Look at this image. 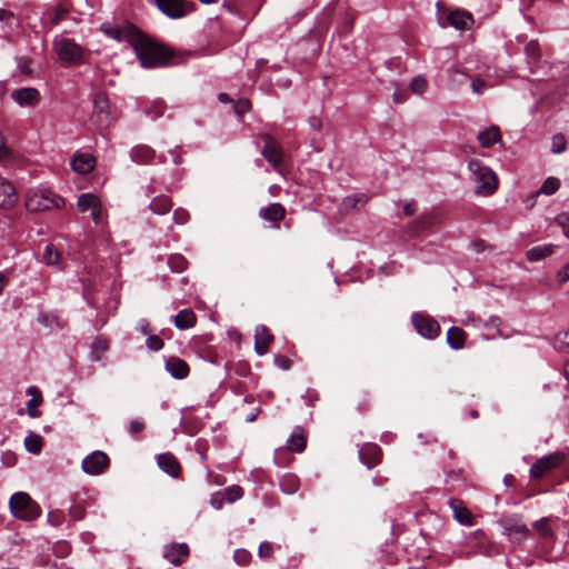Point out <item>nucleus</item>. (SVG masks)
I'll list each match as a JSON object with an SVG mask.
<instances>
[{"mask_svg": "<svg viewBox=\"0 0 569 569\" xmlns=\"http://www.w3.org/2000/svg\"><path fill=\"white\" fill-rule=\"evenodd\" d=\"M102 30L118 41H127L143 68L163 66L172 57L168 48L141 33L133 24L103 26Z\"/></svg>", "mask_w": 569, "mask_h": 569, "instance_id": "nucleus-1", "label": "nucleus"}, {"mask_svg": "<svg viewBox=\"0 0 569 569\" xmlns=\"http://www.w3.org/2000/svg\"><path fill=\"white\" fill-rule=\"evenodd\" d=\"M471 180L476 184L475 192L479 196H490L498 187L496 173L479 160L472 159L468 163Z\"/></svg>", "mask_w": 569, "mask_h": 569, "instance_id": "nucleus-2", "label": "nucleus"}, {"mask_svg": "<svg viewBox=\"0 0 569 569\" xmlns=\"http://www.w3.org/2000/svg\"><path fill=\"white\" fill-rule=\"evenodd\" d=\"M62 203V198L44 188L30 189L26 198V208L30 212L51 210L53 208H59Z\"/></svg>", "mask_w": 569, "mask_h": 569, "instance_id": "nucleus-3", "label": "nucleus"}, {"mask_svg": "<svg viewBox=\"0 0 569 569\" xmlns=\"http://www.w3.org/2000/svg\"><path fill=\"white\" fill-rule=\"evenodd\" d=\"M10 509L14 517L29 521L40 516V507L26 492H17L10 498Z\"/></svg>", "mask_w": 569, "mask_h": 569, "instance_id": "nucleus-4", "label": "nucleus"}, {"mask_svg": "<svg viewBox=\"0 0 569 569\" xmlns=\"http://www.w3.org/2000/svg\"><path fill=\"white\" fill-rule=\"evenodd\" d=\"M53 50L58 59L67 64H78L83 58V48L74 40L66 37H56L53 40Z\"/></svg>", "mask_w": 569, "mask_h": 569, "instance_id": "nucleus-5", "label": "nucleus"}, {"mask_svg": "<svg viewBox=\"0 0 569 569\" xmlns=\"http://www.w3.org/2000/svg\"><path fill=\"white\" fill-rule=\"evenodd\" d=\"M438 13L442 10V3H437ZM443 16L439 14V23L441 27L451 26L458 30H467L472 23V16L468 11L465 10H453L448 13L443 11Z\"/></svg>", "mask_w": 569, "mask_h": 569, "instance_id": "nucleus-6", "label": "nucleus"}, {"mask_svg": "<svg viewBox=\"0 0 569 569\" xmlns=\"http://www.w3.org/2000/svg\"><path fill=\"white\" fill-rule=\"evenodd\" d=\"M565 459V456L560 451L552 452L548 456H543L535 461L530 468V476L535 479L542 478L549 470L559 467Z\"/></svg>", "mask_w": 569, "mask_h": 569, "instance_id": "nucleus-7", "label": "nucleus"}, {"mask_svg": "<svg viewBox=\"0 0 569 569\" xmlns=\"http://www.w3.org/2000/svg\"><path fill=\"white\" fill-rule=\"evenodd\" d=\"M77 206L81 212L90 211L91 218L97 226L103 224L101 201L94 193H82L79 196Z\"/></svg>", "mask_w": 569, "mask_h": 569, "instance_id": "nucleus-8", "label": "nucleus"}, {"mask_svg": "<svg viewBox=\"0 0 569 569\" xmlns=\"http://www.w3.org/2000/svg\"><path fill=\"white\" fill-rule=\"evenodd\" d=\"M110 460L107 453L97 450L82 460V470L90 476L103 473L109 467Z\"/></svg>", "mask_w": 569, "mask_h": 569, "instance_id": "nucleus-9", "label": "nucleus"}, {"mask_svg": "<svg viewBox=\"0 0 569 569\" xmlns=\"http://www.w3.org/2000/svg\"><path fill=\"white\" fill-rule=\"evenodd\" d=\"M412 323L418 333L425 338L435 339L440 333V326L438 321L429 316L415 313L412 316Z\"/></svg>", "mask_w": 569, "mask_h": 569, "instance_id": "nucleus-10", "label": "nucleus"}, {"mask_svg": "<svg viewBox=\"0 0 569 569\" xmlns=\"http://www.w3.org/2000/svg\"><path fill=\"white\" fill-rule=\"evenodd\" d=\"M261 138L264 141V146L261 151L262 156L270 164L277 168L281 163L283 157L280 144L268 133L262 134Z\"/></svg>", "mask_w": 569, "mask_h": 569, "instance_id": "nucleus-11", "label": "nucleus"}, {"mask_svg": "<svg viewBox=\"0 0 569 569\" xmlns=\"http://www.w3.org/2000/svg\"><path fill=\"white\" fill-rule=\"evenodd\" d=\"M307 446V438L302 428L297 427L295 431L291 433L289 439L287 440V445L284 448H280L276 450V458L278 459L279 455L284 452V450L293 451V452H302Z\"/></svg>", "mask_w": 569, "mask_h": 569, "instance_id": "nucleus-12", "label": "nucleus"}, {"mask_svg": "<svg viewBox=\"0 0 569 569\" xmlns=\"http://www.w3.org/2000/svg\"><path fill=\"white\" fill-rule=\"evenodd\" d=\"M11 98L21 107H33L40 101V92L36 88H21L13 90Z\"/></svg>", "mask_w": 569, "mask_h": 569, "instance_id": "nucleus-13", "label": "nucleus"}, {"mask_svg": "<svg viewBox=\"0 0 569 569\" xmlns=\"http://www.w3.org/2000/svg\"><path fill=\"white\" fill-rule=\"evenodd\" d=\"M189 556L187 543H171L164 548L163 557L172 565L179 566Z\"/></svg>", "mask_w": 569, "mask_h": 569, "instance_id": "nucleus-14", "label": "nucleus"}, {"mask_svg": "<svg viewBox=\"0 0 569 569\" xmlns=\"http://www.w3.org/2000/svg\"><path fill=\"white\" fill-rule=\"evenodd\" d=\"M157 463L159 468L170 477L177 478L181 472V466L178 459L170 452L158 455Z\"/></svg>", "mask_w": 569, "mask_h": 569, "instance_id": "nucleus-15", "label": "nucleus"}, {"mask_svg": "<svg viewBox=\"0 0 569 569\" xmlns=\"http://www.w3.org/2000/svg\"><path fill=\"white\" fill-rule=\"evenodd\" d=\"M259 217L266 221L274 223V227L279 228V222L286 217V208L278 202L270 203L259 210Z\"/></svg>", "mask_w": 569, "mask_h": 569, "instance_id": "nucleus-16", "label": "nucleus"}, {"mask_svg": "<svg viewBox=\"0 0 569 569\" xmlns=\"http://www.w3.org/2000/svg\"><path fill=\"white\" fill-rule=\"evenodd\" d=\"M156 3L169 18L178 19L186 14L182 0H156Z\"/></svg>", "mask_w": 569, "mask_h": 569, "instance_id": "nucleus-17", "label": "nucleus"}, {"mask_svg": "<svg viewBox=\"0 0 569 569\" xmlns=\"http://www.w3.org/2000/svg\"><path fill=\"white\" fill-rule=\"evenodd\" d=\"M359 456H360L361 461L365 465H367V467L369 469H371L372 467H375L377 463L380 462L382 452H381V449L377 445L368 443V445H365L359 450Z\"/></svg>", "mask_w": 569, "mask_h": 569, "instance_id": "nucleus-18", "label": "nucleus"}, {"mask_svg": "<svg viewBox=\"0 0 569 569\" xmlns=\"http://www.w3.org/2000/svg\"><path fill=\"white\" fill-rule=\"evenodd\" d=\"M273 336L267 327L258 326L254 330V350L258 355H264L268 351Z\"/></svg>", "mask_w": 569, "mask_h": 569, "instance_id": "nucleus-19", "label": "nucleus"}, {"mask_svg": "<svg viewBox=\"0 0 569 569\" xmlns=\"http://www.w3.org/2000/svg\"><path fill=\"white\" fill-rule=\"evenodd\" d=\"M449 506L453 512V518L463 526L472 525V515L469 509L466 507L463 501L459 499H451L449 501Z\"/></svg>", "mask_w": 569, "mask_h": 569, "instance_id": "nucleus-20", "label": "nucleus"}, {"mask_svg": "<svg viewBox=\"0 0 569 569\" xmlns=\"http://www.w3.org/2000/svg\"><path fill=\"white\" fill-rule=\"evenodd\" d=\"M71 167L74 171L86 174L96 167V158L90 153H79L71 160Z\"/></svg>", "mask_w": 569, "mask_h": 569, "instance_id": "nucleus-21", "label": "nucleus"}, {"mask_svg": "<svg viewBox=\"0 0 569 569\" xmlns=\"http://www.w3.org/2000/svg\"><path fill=\"white\" fill-rule=\"evenodd\" d=\"M17 200L16 188L8 180L0 178V207L10 208Z\"/></svg>", "mask_w": 569, "mask_h": 569, "instance_id": "nucleus-22", "label": "nucleus"}, {"mask_svg": "<svg viewBox=\"0 0 569 569\" xmlns=\"http://www.w3.org/2000/svg\"><path fill=\"white\" fill-rule=\"evenodd\" d=\"M166 369L176 379L186 378L190 371L188 363L178 357H170L166 361Z\"/></svg>", "mask_w": 569, "mask_h": 569, "instance_id": "nucleus-23", "label": "nucleus"}, {"mask_svg": "<svg viewBox=\"0 0 569 569\" xmlns=\"http://www.w3.org/2000/svg\"><path fill=\"white\" fill-rule=\"evenodd\" d=\"M27 393L31 396V399L27 402V412L31 418L40 417L41 412L37 409L42 403V395L40 390L31 386L27 389Z\"/></svg>", "mask_w": 569, "mask_h": 569, "instance_id": "nucleus-24", "label": "nucleus"}, {"mask_svg": "<svg viewBox=\"0 0 569 569\" xmlns=\"http://www.w3.org/2000/svg\"><path fill=\"white\" fill-rule=\"evenodd\" d=\"M130 156L137 163H149L154 157V151L149 146L138 144L131 149Z\"/></svg>", "mask_w": 569, "mask_h": 569, "instance_id": "nucleus-25", "label": "nucleus"}, {"mask_svg": "<svg viewBox=\"0 0 569 569\" xmlns=\"http://www.w3.org/2000/svg\"><path fill=\"white\" fill-rule=\"evenodd\" d=\"M466 339V331L459 327H451L447 332V342L452 349H462L465 347Z\"/></svg>", "mask_w": 569, "mask_h": 569, "instance_id": "nucleus-26", "label": "nucleus"}, {"mask_svg": "<svg viewBox=\"0 0 569 569\" xmlns=\"http://www.w3.org/2000/svg\"><path fill=\"white\" fill-rule=\"evenodd\" d=\"M93 108L100 121L109 118V101L103 92H98L93 98Z\"/></svg>", "mask_w": 569, "mask_h": 569, "instance_id": "nucleus-27", "label": "nucleus"}, {"mask_svg": "<svg viewBox=\"0 0 569 569\" xmlns=\"http://www.w3.org/2000/svg\"><path fill=\"white\" fill-rule=\"evenodd\" d=\"M196 315L191 309L181 310L173 319L178 329H189L196 325Z\"/></svg>", "mask_w": 569, "mask_h": 569, "instance_id": "nucleus-28", "label": "nucleus"}, {"mask_svg": "<svg viewBox=\"0 0 569 569\" xmlns=\"http://www.w3.org/2000/svg\"><path fill=\"white\" fill-rule=\"evenodd\" d=\"M500 130L498 127L492 126L478 134V140L483 148H489L496 142L500 141Z\"/></svg>", "mask_w": 569, "mask_h": 569, "instance_id": "nucleus-29", "label": "nucleus"}, {"mask_svg": "<svg viewBox=\"0 0 569 569\" xmlns=\"http://www.w3.org/2000/svg\"><path fill=\"white\" fill-rule=\"evenodd\" d=\"M172 206L171 199L168 196L161 194L152 199L150 209L156 214H166L171 210Z\"/></svg>", "mask_w": 569, "mask_h": 569, "instance_id": "nucleus-30", "label": "nucleus"}, {"mask_svg": "<svg viewBox=\"0 0 569 569\" xmlns=\"http://www.w3.org/2000/svg\"><path fill=\"white\" fill-rule=\"evenodd\" d=\"M505 531L510 536L519 537L520 539L528 536L529 529L520 521L507 520L503 525Z\"/></svg>", "mask_w": 569, "mask_h": 569, "instance_id": "nucleus-31", "label": "nucleus"}, {"mask_svg": "<svg viewBox=\"0 0 569 569\" xmlns=\"http://www.w3.org/2000/svg\"><path fill=\"white\" fill-rule=\"evenodd\" d=\"M280 487L284 493H296L300 487L299 478L293 473H286L280 479Z\"/></svg>", "mask_w": 569, "mask_h": 569, "instance_id": "nucleus-32", "label": "nucleus"}, {"mask_svg": "<svg viewBox=\"0 0 569 569\" xmlns=\"http://www.w3.org/2000/svg\"><path fill=\"white\" fill-rule=\"evenodd\" d=\"M42 261L48 266H56L58 268H62L61 263V256L60 252L57 250V248L53 244H47Z\"/></svg>", "mask_w": 569, "mask_h": 569, "instance_id": "nucleus-33", "label": "nucleus"}, {"mask_svg": "<svg viewBox=\"0 0 569 569\" xmlns=\"http://www.w3.org/2000/svg\"><path fill=\"white\" fill-rule=\"evenodd\" d=\"M553 248L555 247L552 244H542L533 247L527 251V258L530 261L541 260L550 256L553 252Z\"/></svg>", "mask_w": 569, "mask_h": 569, "instance_id": "nucleus-34", "label": "nucleus"}, {"mask_svg": "<svg viewBox=\"0 0 569 569\" xmlns=\"http://www.w3.org/2000/svg\"><path fill=\"white\" fill-rule=\"evenodd\" d=\"M42 443H43V441H42L41 436H39L34 432H30L24 438V447L31 453H39L41 451Z\"/></svg>", "mask_w": 569, "mask_h": 569, "instance_id": "nucleus-35", "label": "nucleus"}, {"mask_svg": "<svg viewBox=\"0 0 569 569\" xmlns=\"http://www.w3.org/2000/svg\"><path fill=\"white\" fill-rule=\"evenodd\" d=\"M553 346L558 351L569 353V329L555 336Z\"/></svg>", "mask_w": 569, "mask_h": 569, "instance_id": "nucleus-36", "label": "nucleus"}, {"mask_svg": "<svg viewBox=\"0 0 569 569\" xmlns=\"http://www.w3.org/2000/svg\"><path fill=\"white\" fill-rule=\"evenodd\" d=\"M559 187H560V181L555 177H549L545 180V182L542 183V186L537 194L543 193L547 196H551V194L556 193V191L559 189Z\"/></svg>", "mask_w": 569, "mask_h": 569, "instance_id": "nucleus-37", "label": "nucleus"}, {"mask_svg": "<svg viewBox=\"0 0 569 569\" xmlns=\"http://www.w3.org/2000/svg\"><path fill=\"white\" fill-rule=\"evenodd\" d=\"M223 495L226 497V500L229 502V503H232L239 499L242 498L243 496V490L240 486L238 485H232L228 488L224 489L223 491Z\"/></svg>", "mask_w": 569, "mask_h": 569, "instance_id": "nucleus-38", "label": "nucleus"}, {"mask_svg": "<svg viewBox=\"0 0 569 569\" xmlns=\"http://www.w3.org/2000/svg\"><path fill=\"white\" fill-rule=\"evenodd\" d=\"M567 148V140L562 133H557L551 140V151L556 154L561 153Z\"/></svg>", "mask_w": 569, "mask_h": 569, "instance_id": "nucleus-39", "label": "nucleus"}, {"mask_svg": "<svg viewBox=\"0 0 569 569\" xmlns=\"http://www.w3.org/2000/svg\"><path fill=\"white\" fill-rule=\"evenodd\" d=\"M533 527L542 537H550L552 535L549 518H541L535 522Z\"/></svg>", "mask_w": 569, "mask_h": 569, "instance_id": "nucleus-40", "label": "nucleus"}, {"mask_svg": "<svg viewBox=\"0 0 569 569\" xmlns=\"http://www.w3.org/2000/svg\"><path fill=\"white\" fill-rule=\"evenodd\" d=\"M427 81L425 78L416 77L410 83V89L413 93L421 94L427 90Z\"/></svg>", "mask_w": 569, "mask_h": 569, "instance_id": "nucleus-41", "label": "nucleus"}, {"mask_svg": "<svg viewBox=\"0 0 569 569\" xmlns=\"http://www.w3.org/2000/svg\"><path fill=\"white\" fill-rule=\"evenodd\" d=\"M555 223L559 226L563 234L569 238V214L567 212H561L555 218Z\"/></svg>", "mask_w": 569, "mask_h": 569, "instance_id": "nucleus-42", "label": "nucleus"}, {"mask_svg": "<svg viewBox=\"0 0 569 569\" xmlns=\"http://www.w3.org/2000/svg\"><path fill=\"white\" fill-rule=\"evenodd\" d=\"M233 559L238 565L246 566L251 560V553L246 549H238L234 551Z\"/></svg>", "mask_w": 569, "mask_h": 569, "instance_id": "nucleus-43", "label": "nucleus"}, {"mask_svg": "<svg viewBox=\"0 0 569 569\" xmlns=\"http://www.w3.org/2000/svg\"><path fill=\"white\" fill-rule=\"evenodd\" d=\"M146 343H147L148 349L151 351H159L163 348V345H164L163 340L157 335L149 336L147 338Z\"/></svg>", "mask_w": 569, "mask_h": 569, "instance_id": "nucleus-44", "label": "nucleus"}, {"mask_svg": "<svg viewBox=\"0 0 569 569\" xmlns=\"http://www.w3.org/2000/svg\"><path fill=\"white\" fill-rule=\"evenodd\" d=\"M251 108V102L248 99H240L234 104V112L241 117L243 113L248 112Z\"/></svg>", "mask_w": 569, "mask_h": 569, "instance_id": "nucleus-45", "label": "nucleus"}, {"mask_svg": "<svg viewBox=\"0 0 569 569\" xmlns=\"http://www.w3.org/2000/svg\"><path fill=\"white\" fill-rule=\"evenodd\" d=\"M258 555L260 558H271L273 555V547L270 542H261L258 548Z\"/></svg>", "mask_w": 569, "mask_h": 569, "instance_id": "nucleus-46", "label": "nucleus"}, {"mask_svg": "<svg viewBox=\"0 0 569 569\" xmlns=\"http://www.w3.org/2000/svg\"><path fill=\"white\" fill-rule=\"evenodd\" d=\"M173 220L177 224H184L189 220V213L183 208H178L173 212Z\"/></svg>", "mask_w": 569, "mask_h": 569, "instance_id": "nucleus-47", "label": "nucleus"}, {"mask_svg": "<svg viewBox=\"0 0 569 569\" xmlns=\"http://www.w3.org/2000/svg\"><path fill=\"white\" fill-rule=\"evenodd\" d=\"M226 501V497L223 495V491L214 492L211 496L210 503L214 509H220Z\"/></svg>", "mask_w": 569, "mask_h": 569, "instance_id": "nucleus-48", "label": "nucleus"}, {"mask_svg": "<svg viewBox=\"0 0 569 569\" xmlns=\"http://www.w3.org/2000/svg\"><path fill=\"white\" fill-rule=\"evenodd\" d=\"M486 87L487 84L481 78H475L471 82V88L473 92L477 94H481L485 91Z\"/></svg>", "mask_w": 569, "mask_h": 569, "instance_id": "nucleus-49", "label": "nucleus"}, {"mask_svg": "<svg viewBox=\"0 0 569 569\" xmlns=\"http://www.w3.org/2000/svg\"><path fill=\"white\" fill-rule=\"evenodd\" d=\"M557 280L560 283L569 281V262L557 272Z\"/></svg>", "mask_w": 569, "mask_h": 569, "instance_id": "nucleus-50", "label": "nucleus"}, {"mask_svg": "<svg viewBox=\"0 0 569 569\" xmlns=\"http://www.w3.org/2000/svg\"><path fill=\"white\" fill-rule=\"evenodd\" d=\"M144 429V422L141 419H136L130 422V432L138 435Z\"/></svg>", "mask_w": 569, "mask_h": 569, "instance_id": "nucleus-51", "label": "nucleus"}, {"mask_svg": "<svg viewBox=\"0 0 569 569\" xmlns=\"http://www.w3.org/2000/svg\"><path fill=\"white\" fill-rule=\"evenodd\" d=\"M274 363L283 370L289 369L291 366V361L287 357L281 355L274 357Z\"/></svg>", "mask_w": 569, "mask_h": 569, "instance_id": "nucleus-52", "label": "nucleus"}, {"mask_svg": "<svg viewBox=\"0 0 569 569\" xmlns=\"http://www.w3.org/2000/svg\"><path fill=\"white\" fill-rule=\"evenodd\" d=\"M17 461V457L13 452L11 451H6L2 453V462L7 466V467H12Z\"/></svg>", "mask_w": 569, "mask_h": 569, "instance_id": "nucleus-53", "label": "nucleus"}, {"mask_svg": "<svg viewBox=\"0 0 569 569\" xmlns=\"http://www.w3.org/2000/svg\"><path fill=\"white\" fill-rule=\"evenodd\" d=\"M67 13H68V11L63 7H58L56 9L54 16L52 18V23L53 24L59 23L61 20H63L66 18Z\"/></svg>", "mask_w": 569, "mask_h": 569, "instance_id": "nucleus-54", "label": "nucleus"}, {"mask_svg": "<svg viewBox=\"0 0 569 569\" xmlns=\"http://www.w3.org/2000/svg\"><path fill=\"white\" fill-rule=\"evenodd\" d=\"M10 150L6 147L4 137L0 133V161L8 159Z\"/></svg>", "mask_w": 569, "mask_h": 569, "instance_id": "nucleus-55", "label": "nucleus"}, {"mask_svg": "<svg viewBox=\"0 0 569 569\" xmlns=\"http://www.w3.org/2000/svg\"><path fill=\"white\" fill-rule=\"evenodd\" d=\"M526 52L532 58L539 57V47L536 42L531 41L526 46Z\"/></svg>", "mask_w": 569, "mask_h": 569, "instance_id": "nucleus-56", "label": "nucleus"}, {"mask_svg": "<svg viewBox=\"0 0 569 569\" xmlns=\"http://www.w3.org/2000/svg\"><path fill=\"white\" fill-rule=\"evenodd\" d=\"M417 206L415 202H407L403 206V212L406 216H411L416 212Z\"/></svg>", "mask_w": 569, "mask_h": 569, "instance_id": "nucleus-57", "label": "nucleus"}, {"mask_svg": "<svg viewBox=\"0 0 569 569\" xmlns=\"http://www.w3.org/2000/svg\"><path fill=\"white\" fill-rule=\"evenodd\" d=\"M482 537H483V533H482L481 531H476V532L471 533V535L468 537V542H469V545H470V546H473V545H475V542H476L478 539L482 538Z\"/></svg>", "mask_w": 569, "mask_h": 569, "instance_id": "nucleus-58", "label": "nucleus"}, {"mask_svg": "<svg viewBox=\"0 0 569 569\" xmlns=\"http://www.w3.org/2000/svg\"><path fill=\"white\" fill-rule=\"evenodd\" d=\"M154 109H156V111H154V116H156V117H161V116H163V113H164V108H163V106H162V103H161V102H157V103L154 104Z\"/></svg>", "mask_w": 569, "mask_h": 569, "instance_id": "nucleus-59", "label": "nucleus"}, {"mask_svg": "<svg viewBox=\"0 0 569 569\" xmlns=\"http://www.w3.org/2000/svg\"><path fill=\"white\" fill-rule=\"evenodd\" d=\"M357 202H358V198H356V197H348L345 200V204L348 207H352V208L356 207Z\"/></svg>", "mask_w": 569, "mask_h": 569, "instance_id": "nucleus-60", "label": "nucleus"}, {"mask_svg": "<svg viewBox=\"0 0 569 569\" xmlns=\"http://www.w3.org/2000/svg\"><path fill=\"white\" fill-rule=\"evenodd\" d=\"M500 323H501V320H500L499 318H497V317H496V318H491V319L489 320V322L487 323V326H491V327H493V328H497V329H498V327H499V325H500Z\"/></svg>", "mask_w": 569, "mask_h": 569, "instance_id": "nucleus-61", "label": "nucleus"}, {"mask_svg": "<svg viewBox=\"0 0 569 569\" xmlns=\"http://www.w3.org/2000/svg\"><path fill=\"white\" fill-rule=\"evenodd\" d=\"M218 99L222 103H227V102L231 101L230 97L227 93H224V92L220 93Z\"/></svg>", "mask_w": 569, "mask_h": 569, "instance_id": "nucleus-62", "label": "nucleus"}, {"mask_svg": "<svg viewBox=\"0 0 569 569\" xmlns=\"http://www.w3.org/2000/svg\"><path fill=\"white\" fill-rule=\"evenodd\" d=\"M310 124H311L315 129H317V130H318V129H320V127H321V120H320V119H318V118H312V119L310 120Z\"/></svg>", "mask_w": 569, "mask_h": 569, "instance_id": "nucleus-63", "label": "nucleus"}, {"mask_svg": "<svg viewBox=\"0 0 569 569\" xmlns=\"http://www.w3.org/2000/svg\"><path fill=\"white\" fill-rule=\"evenodd\" d=\"M12 13L9 12V11H6V10H0V20L2 19H6V18H12Z\"/></svg>", "mask_w": 569, "mask_h": 569, "instance_id": "nucleus-64", "label": "nucleus"}]
</instances>
